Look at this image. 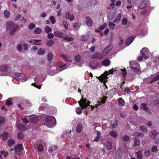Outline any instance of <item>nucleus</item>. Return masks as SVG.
I'll list each match as a JSON object with an SVG mask.
<instances>
[{"instance_id":"nucleus-1","label":"nucleus","mask_w":159,"mask_h":159,"mask_svg":"<svg viewBox=\"0 0 159 159\" xmlns=\"http://www.w3.org/2000/svg\"><path fill=\"white\" fill-rule=\"evenodd\" d=\"M45 121L48 125L49 126V127H54L56 124V121L55 117L52 116H46Z\"/></svg>"},{"instance_id":"nucleus-2","label":"nucleus","mask_w":159,"mask_h":159,"mask_svg":"<svg viewBox=\"0 0 159 159\" xmlns=\"http://www.w3.org/2000/svg\"><path fill=\"white\" fill-rule=\"evenodd\" d=\"M113 47V45L112 44H111L103 50L101 53L103 58L104 56H107L109 52L112 49Z\"/></svg>"},{"instance_id":"nucleus-3","label":"nucleus","mask_w":159,"mask_h":159,"mask_svg":"<svg viewBox=\"0 0 159 159\" xmlns=\"http://www.w3.org/2000/svg\"><path fill=\"white\" fill-rule=\"evenodd\" d=\"M87 101V100L86 98H84L83 97H82L80 101L78 102L82 109H83L86 108L85 106L86 105V104Z\"/></svg>"},{"instance_id":"nucleus-4","label":"nucleus","mask_w":159,"mask_h":159,"mask_svg":"<svg viewBox=\"0 0 159 159\" xmlns=\"http://www.w3.org/2000/svg\"><path fill=\"white\" fill-rule=\"evenodd\" d=\"M17 127L18 129L21 131H26L28 129V128L22 124H18Z\"/></svg>"},{"instance_id":"nucleus-5","label":"nucleus","mask_w":159,"mask_h":159,"mask_svg":"<svg viewBox=\"0 0 159 159\" xmlns=\"http://www.w3.org/2000/svg\"><path fill=\"white\" fill-rule=\"evenodd\" d=\"M66 19L72 21L74 20L75 16L73 14H70L69 12H67L66 13Z\"/></svg>"},{"instance_id":"nucleus-6","label":"nucleus","mask_w":159,"mask_h":159,"mask_svg":"<svg viewBox=\"0 0 159 159\" xmlns=\"http://www.w3.org/2000/svg\"><path fill=\"white\" fill-rule=\"evenodd\" d=\"M98 66V62L97 61L94 60L91 61L89 65V67L93 69H95Z\"/></svg>"},{"instance_id":"nucleus-7","label":"nucleus","mask_w":159,"mask_h":159,"mask_svg":"<svg viewBox=\"0 0 159 159\" xmlns=\"http://www.w3.org/2000/svg\"><path fill=\"white\" fill-rule=\"evenodd\" d=\"M135 37L133 36H129L125 41V44L127 46L129 45L134 41Z\"/></svg>"},{"instance_id":"nucleus-8","label":"nucleus","mask_w":159,"mask_h":159,"mask_svg":"<svg viewBox=\"0 0 159 159\" xmlns=\"http://www.w3.org/2000/svg\"><path fill=\"white\" fill-rule=\"evenodd\" d=\"M140 108L142 109H144V111L147 112L151 111L150 109L147 106V104L145 103H142L140 105Z\"/></svg>"},{"instance_id":"nucleus-9","label":"nucleus","mask_w":159,"mask_h":159,"mask_svg":"<svg viewBox=\"0 0 159 159\" xmlns=\"http://www.w3.org/2000/svg\"><path fill=\"white\" fill-rule=\"evenodd\" d=\"M85 18L86 20V23L87 25L89 27H91L93 25V21L90 18L89 16H87Z\"/></svg>"},{"instance_id":"nucleus-10","label":"nucleus","mask_w":159,"mask_h":159,"mask_svg":"<svg viewBox=\"0 0 159 159\" xmlns=\"http://www.w3.org/2000/svg\"><path fill=\"white\" fill-rule=\"evenodd\" d=\"M13 27V29L11 30L10 33V34L11 35H13L14 34L17 30H20L19 25H15Z\"/></svg>"},{"instance_id":"nucleus-11","label":"nucleus","mask_w":159,"mask_h":159,"mask_svg":"<svg viewBox=\"0 0 159 159\" xmlns=\"http://www.w3.org/2000/svg\"><path fill=\"white\" fill-rule=\"evenodd\" d=\"M92 58L101 60L103 59V57H102L101 54L97 52L92 55Z\"/></svg>"},{"instance_id":"nucleus-12","label":"nucleus","mask_w":159,"mask_h":159,"mask_svg":"<svg viewBox=\"0 0 159 159\" xmlns=\"http://www.w3.org/2000/svg\"><path fill=\"white\" fill-rule=\"evenodd\" d=\"M82 125L80 122L79 123L76 127V132L77 133H80L82 130Z\"/></svg>"},{"instance_id":"nucleus-13","label":"nucleus","mask_w":159,"mask_h":159,"mask_svg":"<svg viewBox=\"0 0 159 159\" xmlns=\"http://www.w3.org/2000/svg\"><path fill=\"white\" fill-rule=\"evenodd\" d=\"M23 148V145L21 144H18L16 146L15 148L14 149L18 152H21L22 150V148Z\"/></svg>"},{"instance_id":"nucleus-14","label":"nucleus","mask_w":159,"mask_h":159,"mask_svg":"<svg viewBox=\"0 0 159 159\" xmlns=\"http://www.w3.org/2000/svg\"><path fill=\"white\" fill-rule=\"evenodd\" d=\"M54 34L56 37L63 38L64 37L63 36L64 34L62 32L59 31H56L54 32Z\"/></svg>"},{"instance_id":"nucleus-15","label":"nucleus","mask_w":159,"mask_h":159,"mask_svg":"<svg viewBox=\"0 0 159 159\" xmlns=\"http://www.w3.org/2000/svg\"><path fill=\"white\" fill-rule=\"evenodd\" d=\"M8 66L6 65H4L0 66V70L2 72H5L8 70Z\"/></svg>"},{"instance_id":"nucleus-16","label":"nucleus","mask_w":159,"mask_h":159,"mask_svg":"<svg viewBox=\"0 0 159 159\" xmlns=\"http://www.w3.org/2000/svg\"><path fill=\"white\" fill-rule=\"evenodd\" d=\"M6 25L7 29H10L14 27V23L11 21L8 22L6 23Z\"/></svg>"},{"instance_id":"nucleus-17","label":"nucleus","mask_w":159,"mask_h":159,"mask_svg":"<svg viewBox=\"0 0 159 159\" xmlns=\"http://www.w3.org/2000/svg\"><path fill=\"white\" fill-rule=\"evenodd\" d=\"M90 36L89 34L85 35H82L80 37V40L83 41H87L89 38Z\"/></svg>"},{"instance_id":"nucleus-18","label":"nucleus","mask_w":159,"mask_h":159,"mask_svg":"<svg viewBox=\"0 0 159 159\" xmlns=\"http://www.w3.org/2000/svg\"><path fill=\"white\" fill-rule=\"evenodd\" d=\"M2 139L3 140L5 141L7 140L8 137V133L7 132H3L1 134Z\"/></svg>"},{"instance_id":"nucleus-19","label":"nucleus","mask_w":159,"mask_h":159,"mask_svg":"<svg viewBox=\"0 0 159 159\" xmlns=\"http://www.w3.org/2000/svg\"><path fill=\"white\" fill-rule=\"evenodd\" d=\"M30 120L33 123H36L38 121L39 119L37 116H33L31 117Z\"/></svg>"},{"instance_id":"nucleus-20","label":"nucleus","mask_w":159,"mask_h":159,"mask_svg":"<svg viewBox=\"0 0 159 159\" xmlns=\"http://www.w3.org/2000/svg\"><path fill=\"white\" fill-rule=\"evenodd\" d=\"M55 43L53 39L50 40L46 43V45L48 47H51Z\"/></svg>"},{"instance_id":"nucleus-21","label":"nucleus","mask_w":159,"mask_h":159,"mask_svg":"<svg viewBox=\"0 0 159 159\" xmlns=\"http://www.w3.org/2000/svg\"><path fill=\"white\" fill-rule=\"evenodd\" d=\"M111 62L109 59H105L104 60L102 61V63L103 65L107 66L110 64Z\"/></svg>"},{"instance_id":"nucleus-22","label":"nucleus","mask_w":159,"mask_h":159,"mask_svg":"<svg viewBox=\"0 0 159 159\" xmlns=\"http://www.w3.org/2000/svg\"><path fill=\"white\" fill-rule=\"evenodd\" d=\"M106 147L107 150H110L112 148L111 142L109 141H107V142Z\"/></svg>"},{"instance_id":"nucleus-23","label":"nucleus","mask_w":159,"mask_h":159,"mask_svg":"<svg viewBox=\"0 0 159 159\" xmlns=\"http://www.w3.org/2000/svg\"><path fill=\"white\" fill-rule=\"evenodd\" d=\"M16 141L12 139H10L8 141L7 145L10 147L12 146L15 143Z\"/></svg>"},{"instance_id":"nucleus-24","label":"nucleus","mask_w":159,"mask_h":159,"mask_svg":"<svg viewBox=\"0 0 159 159\" xmlns=\"http://www.w3.org/2000/svg\"><path fill=\"white\" fill-rule=\"evenodd\" d=\"M121 17V14L120 13H118L117 17L114 20L113 22L114 23L118 22L120 20Z\"/></svg>"},{"instance_id":"nucleus-25","label":"nucleus","mask_w":159,"mask_h":159,"mask_svg":"<svg viewBox=\"0 0 159 159\" xmlns=\"http://www.w3.org/2000/svg\"><path fill=\"white\" fill-rule=\"evenodd\" d=\"M118 101L120 106H124L125 104L124 100L121 98H119L117 99Z\"/></svg>"},{"instance_id":"nucleus-26","label":"nucleus","mask_w":159,"mask_h":159,"mask_svg":"<svg viewBox=\"0 0 159 159\" xmlns=\"http://www.w3.org/2000/svg\"><path fill=\"white\" fill-rule=\"evenodd\" d=\"M135 154L137 155V157L139 159H142L143 157L142 153L141 151H139L136 152Z\"/></svg>"},{"instance_id":"nucleus-27","label":"nucleus","mask_w":159,"mask_h":159,"mask_svg":"<svg viewBox=\"0 0 159 159\" xmlns=\"http://www.w3.org/2000/svg\"><path fill=\"white\" fill-rule=\"evenodd\" d=\"M24 137V135L22 133L20 132L17 134V138L19 139L22 140Z\"/></svg>"},{"instance_id":"nucleus-28","label":"nucleus","mask_w":159,"mask_h":159,"mask_svg":"<svg viewBox=\"0 0 159 159\" xmlns=\"http://www.w3.org/2000/svg\"><path fill=\"white\" fill-rule=\"evenodd\" d=\"M11 98H9L7 99L6 101L5 104L7 106H9L12 104V102L11 101Z\"/></svg>"},{"instance_id":"nucleus-29","label":"nucleus","mask_w":159,"mask_h":159,"mask_svg":"<svg viewBox=\"0 0 159 159\" xmlns=\"http://www.w3.org/2000/svg\"><path fill=\"white\" fill-rule=\"evenodd\" d=\"M4 14L6 18H8L10 16V12L7 10H5L4 12Z\"/></svg>"},{"instance_id":"nucleus-30","label":"nucleus","mask_w":159,"mask_h":159,"mask_svg":"<svg viewBox=\"0 0 159 159\" xmlns=\"http://www.w3.org/2000/svg\"><path fill=\"white\" fill-rule=\"evenodd\" d=\"M140 129L141 131L144 133H146L147 131V127L143 125L141 126L140 127Z\"/></svg>"},{"instance_id":"nucleus-31","label":"nucleus","mask_w":159,"mask_h":159,"mask_svg":"<svg viewBox=\"0 0 159 159\" xmlns=\"http://www.w3.org/2000/svg\"><path fill=\"white\" fill-rule=\"evenodd\" d=\"M75 60L77 62H80L81 61V58L80 55L78 54L74 57Z\"/></svg>"},{"instance_id":"nucleus-32","label":"nucleus","mask_w":159,"mask_h":159,"mask_svg":"<svg viewBox=\"0 0 159 159\" xmlns=\"http://www.w3.org/2000/svg\"><path fill=\"white\" fill-rule=\"evenodd\" d=\"M110 135L114 138H116L117 136V134L116 133V132L114 131H111L109 133Z\"/></svg>"},{"instance_id":"nucleus-33","label":"nucleus","mask_w":159,"mask_h":159,"mask_svg":"<svg viewBox=\"0 0 159 159\" xmlns=\"http://www.w3.org/2000/svg\"><path fill=\"white\" fill-rule=\"evenodd\" d=\"M140 141L137 138H135L134 140V146H138L140 144Z\"/></svg>"},{"instance_id":"nucleus-34","label":"nucleus","mask_w":159,"mask_h":159,"mask_svg":"<svg viewBox=\"0 0 159 159\" xmlns=\"http://www.w3.org/2000/svg\"><path fill=\"white\" fill-rule=\"evenodd\" d=\"M53 57V55L52 52H49L47 56V59L49 61H50Z\"/></svg>"},{"instance_id":"nucleus-35","label":"nucleus","mask_w":159,"mask_h":159,"mask_svg":"<svg viewBox=\"0 0 159 159\" xmlns=\"http://www.w3.org/2000/svg\"><path fill=\"white\" fill-rule=\"evenodd\" d=\"M63 23L65 29L67 30L69 25L68 22L67 20H64L63 21Z\"/></svg>"},{"instance_id":"nucleus-36","label":"nucleus","mask_w":159,"mask_h":159,"mask_svg":"<svg viewBox=\"0 0 159 159\" xmlns=\"http://www.w3.org/2000/svg\"><path fill=\"white\" fill-rule=\"evenodd\" d=\"M107 96H104L102 98L101 101L100 102H99L98 103L99 104H101V103H102L104 104V103H105L107 100Z\"/></svg>"},{"instance_id":"nucleus-37","label":"nucleus","mask_w":159,"mask_h":159,"mask_svg":"<svg viewBox=\"0 0 159 159\" xmlns=\"http://www.w3.org/2000/svg\"><path fill=\"white\" fill-rule=\"evenodd\" d=\"M52 31V29L50 27L47 26L45 27V31L46 33L48 34Z\"/></svg>"},{"instance_id":"nucleus-38","label":"nucleus","mask_w":159,"mask_h":159,"mask_svg":"<svg viewBox=\"0 0 159 159\" xmlns=\"http://www.w3.org/2000/svg\"><path fill=\"white\" fill-rule=\"evenodd\" d=\"M34 42L33 43V44L34 45H40L41 43H39V42L41 41V40H37V39H34Z\"/></svg>"},{"instance_id":"nucleus-39","label":"nucleus","mask_w":159,"mask_h":159,"mask_svg":"<svg viewBox=\"0 0 159 159\" xmlns=\"http://www.w3.org/2000/svg\"><path fill=\"white\" fill-rule=\"evenodd\" d=\"M42 31V30L41 29L39 28H37L35 29L34 31V33L35 34H39Z\"/></svg>"},{"instance_id":"nucleus-40","label":"nucleus","mask_w":159,"mask_h":159,"mask_svg":"<svg viewBox=\"0 0 159 159\" xmlns=\"http://www.w3.org/2000/svg\"><path fill=\"white\" fill-rule=\"evenodd\" d=\"M108 26L110 27V30L111 29L113 30L114 29V27L116 26V25L114 23H112L111 21H109V22Z\"/></svg>"},{"instance_id":"nucleus-41","label":"nucleus","mask_w":159,"mask_h":159,"mask_svg":"<svg viewBox=\"0 0 159 159\" xmlns=\"http://www.w3.org/2000/svg\"><path fill=\"white\" fill-rule=\"evenodd\" d=\"M38 150L39 152H41L43 151V147L41 144H39L38 146Z\"/></svg>"},{"instance_id":"nucleus-42","label":"nucleus","mask_w":159,"mask_h":159,"mask_svg":"<svg viewBox=\"0 0 159 159\" xmlns=\"http://www.w3.org/2000/svg\"><path fill=\"white\" fill-rule=\"evenodd\" d=\"M107 26V24L106 23H105L103 25H101L98 28V29L99 30H102L106 28Z\"/></svg>"},{"instance_id":"nucleus-43","label":"nucleus","mask_w":159,"mask_h":159,"mask_svg":"<svg viewBox=\"0 0 159 159\" xmlns=\"http://www.w3.org/2000/svg\"><path fill=\"white\" fill-rule=\"evenodd\" d=\"M45 53V51L43 49L41 48L40 49L38 52V54L39 55H42Z\"/></svg>"},{"instance_id":"nucleus-44","label":"nucleus","mask_w":159,"mask_h":159,"mask_svg":"<svg viewBox=\"0 0 159 159\" xmlns=\"http://www.w3.org/2000/svg\"><path fill=\"white\" fill-rule=\"evenodd\" d=\"M133 136L137 137H140V136L143 137L144 136V134L143 133L136 132L134 134Z\"/></svg>"},{"instance_id":"nucleus-45","label":"nucleus","mask_w":159,"mask_h":159,"mask_svg":"<svg viewBox=\"0 0 159 159\" xmlns=\"http://www.w3.org/2000/svg\"><path fill=\"white\" fill-rule=\"evenodd\" d=\"M50 19L52 24H54L56 23V20L53 16H51L50 17Z\"/></svg>"},{"instance_id":"nucleus-46","label":"nucleus","mask_w":159,"mask_h":159,"mask_svg":"<svg viewBox=\"0 0 159 159\" xmlns=\"http://www.w3.org/2000/svg\"><path fill=\"white\" fill-rule=\"evenodd\" d=\"M35 27V25L34 24L32 23L30 24L28 26V28L29 30H32Z\"/></svg>"},{"instance_id":"nucleus-47","label":"nucleus","mask_w":159,"mask_h":159,"mask_svg":"<svg viewBox=\"0 0 159 159\" xmlns=\"http://www.w3.org/2000/svg\"><path fill=\"white\" fill-rule=\"evenodd\" d=\"M5 121V118L4 117L1 116H0V126Z\"/></svg>"},{"instance_id":"nucleus-48","label":"nucleus","mask_w":159,"mask_h":159,"mask_svg":"<svg viewBox=\"0 0 159 159\" xmlns=\"http://www.w3.org/2000/svg\"><path fill=\"white\" fill-rule=\"evenodd\" d=\"M128 22L127 20L125 18H123L122 20L121 23L123 25H126Z\"/></svg>"},{"instance_id":"nucleus-49","label":"nucleus","mask_w":159,"mask_h":159,"mask_svg":"<svg viewBox=\"0 0 159 159\" xmlns=\"http://www.w3.org/2000/svg\"><path fill=\"white\" fill-rule=\"evenodd\" d=\"M158 151L157 146H153L151 149V151L154 152H156Z\"/></svg>"},{"instance_id":"nucleus-50","label":"nucleus","mask_w":159,"mask_h":159,"mask_svg":"<svg viewBox=\"0 0 159 159\" xmlns=\"http://www.w3.org/2000/svg\"><path fill=\"white\" fill-rule=\"evenodd\" d=\"M63 39L64 40H67L68 41H71L73 40V39L72 37H64Z\"/></svg>"},{"instance_id":"nucleus-51","label":"nucleus","mask_w":159,"mask_h":159,"mask_svg":"<svg viewBox=\"0 0 159 159\" xmlns=\"http://www.w3.org/2000/svg\"><path fill=\"white\" fill-rule=\"evenodd\" d=\"M151 133H152V135L153 136V139H155L156 138L157 131L156 130H154L152 132H151Z\"/></svg>"},{"instance_id":"nucleus-52","label":"nucleus","mask_w":159,"mask_h":159,"mask_svg":"<svg viewBox=\"0 0 159 159\" xmlns=\"http://www.w3.org/2000/svg\"><path fill=\"white\" fill-rule=\"evenodd\" d=\"M47 37L49 39H52L54 37V35L52 33H48L47 35Z\"/></svg>"},{"instance_id":"nucleus-53","label":"nucleus","mask_w":159,"mask_h":159,"mask_svg":"<svg viewBox=\"0 0 159 159\" xmlns=\"http://www.w3.org/2000/svg\"><path fill=\"white\" fill-rule=\"evenodd\" d=\"M118 121L116 120L115 123H111V125L112 127L114 129L118 125Z\"/></svg>"},{"instance_id":"nucleus-54","label":"nucleus","mask_w":159,"mask_h":159,"mask_svg":"<svg viewBox=\"0 0 159 159\" xmlns=\"http://www.w3.org/2000/svg\"><path fill=\"white\" fill-rule=\"evenodd\" d=\"M150 150H147L144 152V155L145 156L148 157L150 155Z\"/></svg>"},{"instance_id":"nucleus-55","label":"nucleus","mask_w":159,"mask_h":159,"mask_svg":"<svg viewBox=\"0 0 159 159\" xmlns=\"http://www.w3.org/2000/svg\"><path fill=\"white\" fill-rule=\"evenodd\" d=\"M64 59H65L67 61H69V57L67 55H65L64 54H61L60 55Z\"/></svg>"},{"instance_id":"nucleus-56","label":"nucleus","mask_w":159,"mask_h":159,"mask_svg":"<svg viewBox=\"0 0 159 159\" xmlns=\"http://www.w3.org/2000/svg\"><path fill=\"white\" fill-rule=\"evenodd\" d=\"M122 70V75L125 78V76L127 74V72L126 71V69L125 68H124L123 70Z\"/></svg>"},{"instance_id":"nucleus-57","label":"nucleus","mask_w":159,"mask_h":159,"mask_svg":"<svg viewBox=\"0 0 159 159\" xmlns=\"http://www.w3.org/2000/svg\"><path fill=\"white\" fill-rule=\"evenodd\" d=\"M123 139L125 141L127 142L129 140V136L125 135L123 137Z\"/></svg>"},{"instance_id":"nucleus-58","label":"nucleus","mask_w":159,"mask_h":159,"mask_svg":"<svg viewBox=\"0 0 159 159\" xmlns=\"http://www.w3.org/2000/svg\"><path fill=\"white\" fill-rule=\"evenodd\" d=\"M81 109V107H77V110L76 111V113L78 114H81L82 112Z\"/></svg>"},{"instance_id":"nucleus-59","label":"nucleus","mask_w":159,"mask_h":159,"mask_svg":"<svg viewBox=\"0 0 159 159\" xmlns=\"http://www.w3.org/2000/svg\"><path fill=\"white\" fill-rule=\"evenodd\" d=\"M17 49L19 51L21 52L22 50V45L20 44H19L17 46Z\"/></svg>"},{"instance_id":"nucleus-60","label":"nucleus","mask_w":159,"mask_h":159,"mask_svg":"<svg viewBox=\"0 0 159 159\" xmlns=\"http://www.w3.org/2000/svg\"><path fill=\"white\" fill-rule=\"evenodd\" d=\"M141 53V55H142V57H143L145 59H147L148 58V57L146 55V53L144 52Z\"/></svg>"},{"instance_id":"nucleus-61","label":"nucleus","mask_w":159,"mask_h":159,"mask_svg":"<svg viewBox=\"0 0 159 159\" xmlns=\"http://www.w3.org/2000/svg\"><path fill=\"white\" fill-rule=\"evenodd\" d=\"M21 120L25 124H27L29 122L28 120L26 118H21Z\"/></svg>"},{"instance_id":"nucleus-62","label":"nucleus","mask_w":159,"mask_h":159,"mask_svg":"<svg viewBox=\"0 0 159 159\" xmlns=\"http://www.w3.org/2000/svg\"><path fill=\"white\" fill-rule=\"evenodd\" d=\"M153 103L155 105L159 106V101L157 100L154 101Z\"/></svg>"},{"instance_id":"nucleus-63","label":"nucleus","mask_w":159,"mask_h":159,"mask_svg":"<svg viewBox=\"0 0 159 159\" xmlns=\"http://www.w3.org/2000/svg\"><path fill=\"white\" fill-rule=\"evenodd\" d=\"M131 69L133 71L135 72H137L139 71L138 68L136 67H131Z\"/></svg>"},{"instance_id":"nucleus-64","label":"nucleus","mask_w":159,"mask_h":159,"mask_svg":"<svg viewBox=\"0 0 159 159\" xmlns=\"http://www.w3.org/2000/svg\"><path fill=\"white\" fill-rule=\"evenodd\" d=\"M148 50V49L147 48H143L142 49V50L140 51L141 53H143V52H144L145 53H147V51Z\"/></svg>"}]
</instances>
